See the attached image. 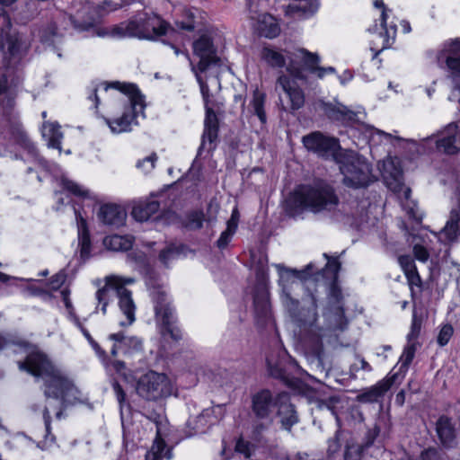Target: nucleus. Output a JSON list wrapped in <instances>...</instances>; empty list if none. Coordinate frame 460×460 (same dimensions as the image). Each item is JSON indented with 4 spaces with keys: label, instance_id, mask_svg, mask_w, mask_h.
<instances>
[{
    "label": "nucleus",
    "instance_id": "38",
    "mask_svg": "<svg viewBox=\"0 0 460 460\" xmlns=\"http://www.w3.org/2000/svg\"><path fill=\"white\" fill-rule=\"evenodd\" d=\"M158 321L161 322V332L164 337L169 336L175 341H178L181 339V332L178 326L175 324L173 314L170 315L165 314V317L161 318Z\"/></svg>",
    "mask_w": 460,
    "mask_h": 460
},
{
    "label": "nucleus",
    "instance_id": "20",
    "mask_svg": "<svg viewBox=\"0 0 460 460\" xmlns=\"http://www.w3.org/2000/svg\"><path fill=\"white\" fill-rule=\"evenodd\" d=\"M275 412L279 419L281 429L287 431H291L293 426L299 422L296 406L290 402L288 394L285 392L279 393V401Z\"/></svg>",
    "mask_w": 460,
    "mask_h": 460
},
{
    "label": "nucleus",
    "instance_id": "58",
    "mask_svg": "<svg viewBox=\"0 0 460 460\" xmlns=\"http://www.w3.org/2000/svg\"><path fill=\"white\" fill-rule=\"evenodd\" d=\"M156 160H157L156 154L152 153L150 155L145 157L142 160H139L137 163L136 166H137V168L141 169V170L145 171L146 172H148L154 169L155 163L156 162Z\"/></svg>",
    "mask_w": 460,
    "mask_h": 460
},
{
    "label": "nucleus",
    "instance_id": "49",
    "mask_svg": "<svg viewBox=\"0 0 460 460\" xmlns=\"http://www.w3.org/2000/svg\"><path fill=\"white\" fill-rule=\"evenodd\" d=\"M58 37H60V35L58 32V23L50 22L42 31L40 35V40L44 44L52 46L55 43V39Z\"/></svg>",
    "mask_w": 460,
    "mask_h": 460
},
{
    "label": "nucleus",
    "instance_id": "51",
    "mask_svg": "<svg viewBox=\"0 0 460 460\" xmlns=\"http://www.w3.org/2000/svg\"><path fill=\"white\" fill-rule=\"evenodd\" d=\"M245 12L251 20L259 21L262 18V13L260 10V0H244Z\"/></svg>",
    "mask_w": 460,
    "mask_h": 460
},
{
    "label": "nucleus",
    "instance_id": "22",
    "mask_svg": "<svg viewBox=\"0 0 460 460\" xmlns=\"http://www.w3.org/2000/svg\"><path fill=\"white\" fill-rule=\"evenodd\" d=\"M442 234L448 242L457 240L460 235V187L455 191L449 218L442 230Z\"/></svg>",
    "mask_w": 460,
    "mask_h": 460
},
{
    "label": "nucleus",
    "instance_id": "11",
    "mask_svg": "<svg viewBox=\"0 0 460 460\" xmlns=\"http://www.w3.org/2000/svg\"><path fill=\"white\" fill-rule=\"evenodd\" d=\"M136 392L146 401L156 402L170 396L172 385L166 375L149 370L137 379Z\"/></svg>",
    "mask_w": 460,
    "mask_h": 460
},
{
    "label": "nucleus",
    "instance_id": "29",
    "mask_svg": "<svg viewBox=\"0 0 460 460\" xmlns=\"http://www.w3.org/2000/svg\"><path fill=\"white\" fill-rule=\"evenodd\" d=\"M436 430L444 447H453L456 445V429L451 419L441 416L437 421Z\"/></svg>",
    "mask_w": 460,
    "mask_h": 460
},
{
    "label": "nucleus",
    "instance_id": "17",
    "mask_svg": "<svg viewBox=\"0 0 460 460\" xmlns=\"http://www.w3.org/2000/svg\"><path fill=\"white\" fill-rule=\"evenodd\" d=\"M458 125L456 123H449L436 137L430 136L421 139L422 147L426 145H435V149L447 155H455L460 150V141L457 139Z\"/></svg>",
    "mask_w": 460,
    "mask_h": 460
},
{
    "label": "nucleus",
    "instance_id": "42",
    "mask_svg": "<svg viewBox=\"0 0 460 460\" xmlns=\"http://www.w3.org/2000/svg\"><path fill=\"white\" fill-rule=\"evenodd\" d=\"M261 58L272 67H283L286 65L284 56L270 48L264 47L261 50Z\"/></svg>",
    "mask_w": 460,
    "mask_h": 460
},
{
    "label": "nucleus",
    "instance_id": "56",
    "mask_svg": "<svg viewBox=\"0 0 460 460\" xmlns=\"http://www.w3.org/2000/svg\"><path fill=\"white\" fill-rule=\"evenodd\" d=\"M22 292L28 296H41L44 299H50L52 297L51 294L49 293L47 290L33 284L28 285L27 287L22 288Z\"/></svg>",
    "mask_w": 460,
    "mask_h": 460
},
{
    "label": "nucleus",
    "instance_id": "23",
    "mask_svg": "<svg viewBox=\"0 0 460 460\" xmlns=\"http://www.w3.org/2000/svg\"><path fill=\"white\" fill-rule=\"evenodd\" d=\"M98 219L103 225L113 228H119L124 226L127 213L125 209L116 204H104L101 206L97 214Z\"/></svg>",
    "mask_w": 460,
    "mask_h": 460
},
{
    "label": "nucleus",
    "instance_id": "63",
    "mask_svg": "<svg viewBox=\"0 0 460 460\" xmlns=\"http://www.w3.org/2000/svg\"><path fill=\"white\" fill-rule=\"evenodd\" d=\"M339 431L335 433V436L328 440L327 455L329 457L333 456L341 449V442L339 438Z\"/></svg>",
    "mask_w": 460,
    "mask_h": 460
},
{
    "label": "nucleus",
    "instance_id": "21",
    "mask_svg": "<svg viewBox=\"0 0 460 460\" xmlns=\"http://www.w3.org/2000/svg\"><path fill=\"white\" fill-rule=\"evenodd\" d=\"M141 19V30L145 34L144 39L152 40L154 36L165 35L169 30L174 31L170 24L155 14L146 13H138Z\"/></svg>",
    "mask_w": 460,
    "mask_h": 460
},
{
    "label": "nucleus",
    "instance_id": "50",
    "mask_svg": "<svg viewBox=\"0 0 460 460\" xmlns=\"http://www.w3.org/2000/svg\"><path fill=\"white\" fill-rule=\"evenodd\" d=\"M62 185L64 189H66L70 193L83 198H90V192L88 190L84 189L82 186L78 185L77 183L63 178L62 179Z\"/></svg>",
    "mask_w": 460,
    "mask_h": 460
},
{
    "label": "nucleus",
    "instance_id": "16",
    "mask_svg": "<svg viewBox=\"0 0 460 460\" xmlns=\"http://www.w3.org/2000/svg\"><path fill=\"white\" fill-rule=\"evenodd\" d=\"M275 267L279 272V284L281 288V299L283 305L289 300L295 299V297H293L294 288L300 286V280H305L313 277V273L311 271L313 268L312 264L307 265L302 270L290 269L283 264H276Z\"/></svg>",
    "mask_w": 460,
    "mask_h": 460
},
{
    "label": "nucleus",
    "instance_id": "30",
    "mask_svg": "<svg viewBox=\"0 0 460 460\" xmlns=\"http://www.w3.org/2000/svg\"><path fill=\"white\" fill-rule=\"evenodd\" d=\"M139 113L144 114V111H140V107L137 106V112L134 113L132 110V105L130 104L128 111H125L121 117L115 119H106L105 120L113 133L127 132L131 129V123Z\"/></svg>",
    "mask_w": 460,
    "mask_h": 460
},
{
    "label": "nucleus",
    "instance_id": "36",
    "mask_svg": "<svg viewBox=\"0 0 460 460\" xmlns=\"http://www.w3.org/2000/svg\"><path fill=\"white\" fill-rule=\"evenodd\" d=\"M42 136L48 140V146L49 147L57 148L61 152V139L63 134L58 123H44Z\"/></svg>",
    "mask_w": 460,
    "mask_h": 460
},
{
    "label": "nucleus",
    "instance_id": "35",
    "mask_svg": "<svg viewBox=\"0 0 460 460\" xmlns=\"http://www.w3.org/2000/svg\"><path fill=\"white\" fill-rule=\"evenodd\" d=\"M389 167L385 168L384 178L388 188L394 192H399L403 187V173L400 168L394 166V163H389Z\"/></svg>",
    "mask_w": 460,
    "mask_h": 460
},
{
    "label": "nucleus",
    "instance_id": "5",
    "mask_svg": "<svg viewBox=\"0 0 460 460\" xmlns=\"http://www.w3.org/2000/svg\"><path fill=\"white\" fill-rule=\"evenodd\" d=\"M336 164L343 176L341 182L346 187L366 189L376 181L372 164L356 151L345 149L336 157Z\"/></svg>",
    "mask_w": 460,
    "mask_h": 460
},
{
    "label": "nucleus",
    "instance_id": "12",
    "mask_svg": "<svg viewBox=\"0 0 460 460\" xmlns=\"http://www.w3.org/2000/svg\"><path fill=\"white\" fill-rule=\"evenodd\" d=\"M437 60L440 66L446 64L449 71L448 77L452 83L449 100L460 103V40L456 39L444 43L438 52Z\"/></svg>",
    "mask_w": 460,
    "mask_h": 460
},
{
    "label": "nucleus",
    "instance_id": "3",
    "mask_svg": "<svg viewBox=\"0 0 460 460\" xmlns=\"http://www.w3.org/2000/svg\"><path fill=\"white\" fill-rule=\"evenodd\" d=\"M291 321L300 329L303 341H306L307 335L314 334L318 339L326 338L327 343H332L337 341L335 334L336 328L332 321H327L324 326L316 325L318 318L317 299L314 294H310L302 300V305L298 299L295 298L284 304Z\"/></svg>",
    "mask_w": 460,
    "mask_h": 460
},
{
    "label": "nucleus",
    "instance_id": "40",
    "mask_svg": "<svg viewBox=\"0 0 460 460\" xmlns=\"http://www.w3.org/2000/svg\"><path fill=\"white\" fill-rule=\"evenodd\" d=\"M266 95L256 89L252 94V100L251 105L253 111V114L258 117L261 124H266L267 116L264 110Z\"/></svg>",
    "mask_w": 460,
    "mask_h": 460
},
{
    "label": "nucleus",
    "instance_id": "19",
    "mask_svg": "<svg viewBox=\"0 0 460 460\" xmlns=\"http://www.w3.org/2000/svg\"><path fill=\"white\" fill-rule=\"evenodd\" d=\"M218 205L210 201L207 207V215L200 209L187 211L183 217L180 218L181 226L188 231H198L203 226V222L212 223L217 219Z\"/></svg>",
    "mask_w": 460,
    "mask_h": 460
},
{
    "label": "nucleus",
    "instance_id": "54",
    "mask_svg": "<svg viewBox=\"0 0 460 460\" xmlns=\"http://www.w3.org/2000/svg\"><path fill=\"white\" fill-rule=\"evenodd\" d=\"M103 363L105 364L106 367H111L118 374H119L126 381L129 380L130 375H127L126 370V364L122 360H111L108 359L106 357L105 358H102Z\"/></svg>",
    "mask_w": 460,
    "mask_h": 460
},
{
    "label": "nucleus",
    "instance_id": "2",
    "mask_svg": "<svg viewBox=\"0 0 460 460\" xmlns=\"http://www.w3.org/2000/svg\"><path fill=\"white\" fill-rule=\"evenodd\" d=\"M19 367L43 379V394L47 404L42 413L48 436L50 433L51 423L49 407L57 410L56 418L60 420L68 406L79 402L80 392L73 381L53 366L47 356L41 352L30 353L25 361L19 362Z\"/></svg>",
    "mask_w": 460,
    "mask_h": 460
},
{
    "label": "nucleus",
    "instance_id": "53",
    "mask_svg": "<svg viewBox=\"0 0 460 460\" xmlns=\"http://www.w3.org/2000/svg\"><path fill=\"white\" fill-rule=\"evenodd\" d=\"M381 431V429L379 425L375 424L373 428L368 429L367 432L364 435V438L362 439V443L360 444L363 447H365L367 450L371 447L376 438L379 436Z\"/></svg>",
    "mask_w": 460,
    "mask_h": 460
},
{
    "label": "nucleus",
    "instance_id": "46",
    "mask_svg": "<svg viewBox=\"0 0 460 460\" xmlns=\"http://www.w3.org/2000/svg\"><path fill=\"white\" fill-rule=\"evenodd\" d=\"M300 52L303 54V62L306 66L307 70L316 75V68H319L320 57L317 53H312L305 49H302Z\"/></svg>",
    "mask_w": 460,
    "mask_h": 460
},
{
    "label": "nucleus",
    "instance_id": "10",
    "mask_svg": "<svg viewBox=\"0 0 460 460\" xmlns=\"http://www.w3.org/2000/svg\"><path fill=\"white\" fill-rule=\"evenodd\" d=\"M326 338L318 339L314 334H308L304 342L305 356L308 361L310 370L315 374L314 379L321 382L322 378H327L332 368V359L323 349Z\"/></svg>",
    "mask_w": 460,
    "mask_h": 460
},
{
    "label": "nucleus",
    "instance_id": "15",
    "mask_svg": "<svg viewBox=\"0 0 460 460\" xmlns=\"http://www.w3.org/2000/svg\"><path fill=\"white\" fill-rule=\"evenodd\" d=\"M192 71L195 73L197 81L200 87V92L202 94V98L205 103L206 116L204 120V131L201 137V144L198 149L197 156L200 155L204 146L206 139L208 140L210 144H213L218 137L219 124L218 119L213 108L210 104V91L207 83L203 81L201 76L199 75V72L196 70L194 66H192Z\"/></svg>",
    "mask_w": 460,
    "mask_h": 460
},
{
    "label": "nucleus",
    "instance_id": "44",
    "mask_svg": "<svg viewBox=\"0 0 460 460\" xmlns=\"http://www.w3.org/2000/svg\"><path fill=\"white\" fill-rule=\"evenodd\" d=\"M166 447L164 440L160 437L159 432L154 440V443L146 454V460H162L163 453Z\"/></svg>",
    "mask_w": 460,
    "mask_h": 460
},
{
    "label": "nucleus",
    "instance_id": "47",
    "mask_svg": "<svg viewBox=\"0 0 460 460\" xmlns=\"http://www.w3.org/2000/svg\"><path fill=\"white\" fill-rule=\"evenodd\" d=\"M367 449L360 444H347L344 450V460H361Z\"/></svg>",
    "mask_w": 460,
    "mask_h": 460
},
{
    "label": "nucleus",
    "instance_id": "14",
    "mask_svg": "<svg viewBox=\"0 0 460 460\" xmlns=\"http://www.w3.org/2000/svg\"><path fill=\"white\" fill-rule=\"evenodd\" d=\"M304 146L307 151L315 154L325 160L332 159L344 152L338 138L326 136L320 131L311 132L302 137Z\"/></svg>",
    "mask_w": 460,
    "mask_h": 460
},
{
    "label": "nucleus",
    "instance_id": "60",
    "mask_svg": "<svg viewBox=\"0 0 460 460\" xmlns=\"http://www.w3.org/2000/svg\"><path fill=\"white\" fill-rule=\"evenodd\" d=\"M256 283L253 290H259L260 288H268V270L255 268Z\"/></svg>",
    "mask_w": 460,
    "mask_h": 460
},
{
    "label": "nucleus",
    "instance_id": "1",
    "mask_svg": "<svg viewBox=\"0 0 460 460\" xmlns=\"http://www.w3.org/2000/svg\"><path fill=\"white\" fill-rule=\"evenodd\" d=\"M365 204L349 191L341 199L335 188L327 181H316L302 185L288 200L286 210L290 217H297L307 209L314 214L328 216L335 222L356 225L361 221Z\"/></svg>",
    "mask_w": 460,
    "mask_h": 460
},
{
    "label": "nucleus",
    "instance_id": "64",
    "mask_svg": "<svg viewBox=\"0 0 460 460\" xmlns=\"http://www.w3.org/2000/svg\"><path fill=\"white\" fill-rule=\"evenodd\" d=\"M111 386L120 407H122L123 403L126 402V393L124 389L116 379H112Z\"/></svg>",
    "mask_w": 460,
    "mask_h": 460
},
{
    "label": "nucleus",
    "instance_id": "33",
    "mask_svg": "<svg viewBox=\"0 0 460 460\" xmlns=\"http://www.w3.org/2000/svg\"><path fill=\"white\" fill-rule=\"evenodd\" d=\"M160 203L157 200L139 202L132 208V217L139 222L147 221L153 215L158 212Z\"/></svg>",
    "mask_w": 460,
    "mask_h": 460
},
{
    "label": "nucleus",
    "instance_id": "39",
    "mask_svg": "<svg viewBox=\"0 0 460 460\" xmlns=\"http://www.w3.org/2000/svg\"><path fill=\"white\" fill-rule=\"evenodd\" d=\"M105 245L112 251H128L133 245V241L130 236H122L114 234L109 238L104 239Z\"/></svg>",
    "mask_w": 460,
    "mask_h": 460
},
{
    "label": "nucleus",
    "instance_id": "34",
    "mask_svg": "<svg viewBox=\"0 0 460 460\" xmlns=\"http://www.w3.org/2000/svg\"><path fill=\"white\" fill-rule=\"evenodd\" d=\"M305 394L308 399L310 403L314 404L315 409L317 410H327L332 415L337 416L336 412V404L340 402V399L336 396H331L327 399H320L318 398L313 390L305 387Z\"/></svg>",
    "mask_w": 460,
    "mask_h": 460
},
{
    "label": "nucleus",
    "instance_id": "28",
    "mask_svg": "<svg viewBox=\"0 0 460 460\" xmlns=\"http://www.w3.org/2000/svg\"><path fill=\"white\" fill-rule=\"evenodd\" d=\"M78 230V244L81 259L85 261L90 257L91 238L86 220L74 208Z\"/></svg>",
    "mask_w": 460,
    "mask_h": 460
},
{
    "label": "nucleus",
    "instance_id": "48",
    "mask_svg": "<svg viewBox=\"0 0 460 460\" xmlns=\"http://www.w3.org/2000/svg\"><path fill=\"white\" fill-rule=\"evenodd\" d=\"M120 349L124 355L141 351L142 341L136 336H127L126 340H123V345H121Z\"/></svg>",
    "mask_w": 460,
    "mask_h": 460
},
{
    "label": "nucleus",
    "instance_id": "26",
    "mask_svg": "<svg viewBox=\"0 0 460 460\" xmlns=\"http://www.w3.org/2000/svg\"><path fill=\"white\" fill-rule=\"evenodd\" d=\"M278 84L281 86L282 90L287 93L290 102V110L297 111L305 104L304 92L296 85L288 75H282L278 78Z\"/></svg>",
    "mask_w": 460,
    "mask_h": 460
},
{
    "label": "nucleus",
    "instance_id": "32",
    "mask_svg": "<svg viewBox=\"0 0 460 460\" xmlns=\"http://www.w3.org/2000/svg\"><path fill=\"white\" fill-rule=\"evenodd\" d=\"M151 296L155 304V312L156 318L159 320L173 314V309L168 301L167 295L163 289H155L151 291Z\"/></svg>",
    "mask_w": 460,
    "mask_h": 460
},
{
    "label": "nucleus",
    "instance_id": "57",
    "mask_svg": "<svg viewBox=\"0 0 460 460\" xmlns=\"http://www.w3.org/2000/svg\"><path fill=\"white\" fill-rule=\"evenodd\" d=\"M453 333H454V329H453L452 325L449 323L445 324L441 328V330L438 333V339H437V341L439 344V346H441V347L446 346L448 343Z\"/></svg>",
    "mask_w": 460,
    "mask_h": 460
},
{
    "label": "nucleus",
    "instance_id": "7",
    "mask_svg": "<svg viewBox=\"0 0 460 460\" xmlns=\"http://www.w3.org/2000/svg\"><path fill=\"white\" fill-rule=\"evenodd\" d=\"M104 8L92 2H87L81 10H78L75 15L62 12L58 17V22L64 30L73 28L78 32L93 31V34L99 36L101 33L97 28L103 16Z\"/></svg>",
    "mask_w": 460,
    "mask_h": 460
},
{
    "label": "nucleus",
    "instance_id": "8",
    "mask_svg": "<svg viewBox=\"0 0 460 460\" xmlns=\"http://www.w3.org/2000/svg\"><path fill=\"white\" fill-rule=\"evenodd\" d=\"M113 279L106 278L105 285L97 290L96 299L99 305H102V311L103 314L106 313V307L109 302L113 297L119 298V306L122 314L126 316V322H120V326H129L135 322V311L136 305L132 299L131 291L122 285L116 286L112 283Z\"/></svg>",
    "mask_w": 460,
    "mask_h": 460
},
{
    "label": "nucleus",
    "instance_id": "61",
    "mask_svg": "<svg viewBox=\"0 0 460 460\" xmlns=\"http://www.w3.org/2000/svg\"><path fill=\"white\" fill-rule=\"evenodd\" d=\"M146 283L150 292L155 291V289H162L159 277L154 270L147 271Z\"/></svg>",
    "mask_w": 460,
    "mask_h": 460
},
{
    "label": "nucleus",
    "instance_id": "25",
    "mask_svg": "<svg viewBox=\"0 0 460 460\" xmlns=\"http://www.w3.org/2000/svg\"><path fill=\"white\" fill-rule=\"evenodd\" d=\"M323 110L325 115L332 120L341 121L344 124L359 122V119L358 118L359 112L353 111L341 103H338L337 105L323 103Z\"/></svg>",
    "mask_w": 460,
    "mask_h": 460
},
{
    "label": "nucleus",
    "instance_id": "27",
    "mask_svg": "<svg viewBox=\"0 0 460 460\" xmlns=\"http://www.w3.org/2000/svg\"><path fill=\"white\" fill-rule=\"evenodd\" d=\"M253 306L257 322L265 324L270 318V303L268 288L253 290Z\"/></svg>",
    "mask_w": 460,
    "mask_h": 460
},
{
    "label": "nucleus",
    "instance_id": "37",
    "mask_svg": "<svg viewBox=\"0 0 460 460\" xmlns=\"http://www.w3.org/2000/svg\"><path fill=\"white\" fill-rule=\"evenodd\" d=\"M258 22L261 34L266 38L273 39L280 32L279 25L276 22L273 16L268 13L263 14Z\"/></svg>",
    "mask_w": 460,
    "mask_h": 460
},
{
    "label": "nucleus",
    "instance_id": "52",
    "mask_svg": "<svg viewBox=\"0 0 460 460\" xmlns=\"http://www.w3.org/2000/svg\"><path fill=\"white\" fill-rule=\"evenodd\" d=\"M75 323L76 326L81 330L84 336L90 342L95 352L102 358H106V352L100 347V345L93 339L89 332L83 326L79 319L75 316Z\"/></svg>",
    "mask_w": 460,
    "mask_h": 460
},
{
    "label": "nucleus",
    "instance_id": "4",
    "mask_svg": "<svg viewBox=\"0 0 460 460\" xmlns=\"http://www.w3.org/2000/svg\"><path fill=\"white\" fill-rule=\"evenodd\" d=\"M323 255L327 259L325 269L317 272L314 277V279L318 280L319 276L325 277L327 273L332 274L330 277L332 280L328 285L327 306L323 312V317L332 320L336 330L343 331L348 325V320L345 317L342 289L338 280L341 263L338 258L330 257L326 253Z\"/></svg>",
    "mask_w": 460,
    "mask_h": 460
},
{
    "label": "nucleus",
    "instance_id": "6",
    "mask_svg": "<svg viewBox=\"0 0 460 460\" xmlns=\"http://www.w3.org/2000/svg\"><path fill=\"white\" fill-rule=\"evenodd\" d=\"M279 401V393L274 394L266 388L251 394L248 418L253 439L260 440L272 425Z\"/></svg>",
    "mask_w": 460,
    "mask_h": 460
},
{
    "label": "nucleus",
    "instance_id": "45",
    "mask_svg": "<svg viewBox=\"0 0 460 460\" xmlns=\"http://www.w3.org/2000/svg\"><path fill=\"white\" fill-rule=\"evenodd\" d=\"M404 260H407L408 261V264L411 266V269H408V268L405 269V275L407 277L409 285L411 287H413V286L420 287V284H421V279H420V275H419V273H418V271L416 270V267H415V265L413 263V261L411 260L407 256H402L399 259L401 265H403V261Z\"/></svg>",
    "mask_w": 460,
    "mask_h": 460
},
{
    "label": "nucleus",
    "instance_id": "31",
    "mask_svg": "<svg viewBox=\"0 0 460 460\" xmlns=\"http://www.w3.org/2000/svg\"><path fill=\"white\" fill-rule=\"evenodd\" d=\"M112 33L119 37H137L139 39H144L145 37L141 30V19H139L138 14L128 22L116 25L112 30Z\"/></svg>",
    "mask_w": 460,
    "mask_h": 460
},
{
    "label": "nucleus",
    "instance_id": "18",
    "mask_svg": "<svg viewBox=\"0 0 460 460\" xmlns=\"http://www.w3.org/2000/svg\"><path fill=\"white\" fill-rule=\"evenodd\" d=\"M193 53L199 58L197 66H193L199 73L206 72L211 66L220 65L221 60L217 55L213 40L206 35L200 36L193 42Z\"/></svg>",
    "mask_w": 460,
    "mask_h": 460
},
{
    "label": "nucleus",
    "instance_id": "41",
    "mask_svg": "<svg viewBox=\"0 0 460 460\" xmlns=\"http://www.w3.org/2000/svg\"><path fill=\"white\" fill-rule=\"evenodd\" d=\"M16 142L24 150L28 152L32 157H34L40 165L45 166L47 161L44 158L39 156L38 150L31 140L29 138L27 134L23 131H20L16 136Z\"/></svg>",
    "mask_w": 460,
    "mask_h": 460
},
{
    "label": "nucleus",
    "instance_id": "55",
    "mask_svg": "<svg viewBox=\"0 0 460 460\" xmlns=\"http://www.w3.org/2000/svg\"><path fill=\"white\" fill-rule=\"evenodd\" d=\"M421 328V318L418 317L416 310H413L412 314V321H411V332L407 335L408 341H411L418 338L420 332Z\"/></svg>",
    "mask_w": 460,
    "mask_h": 460
},
{
    "label": "nucleus",
    "instance_id": "13",
    "mask_svg": "<svg viewBox=\"0 0 460 460\" xmlns=\"http://www.w3.org/2000/svg\"><path fill=\"white\" fill-rule=\"evenodd\" d=\"M268 371L270 376L279 379L288 387L296 388L300 382L291 376V368L300 369L296 361L292 358L286 349L278 348L266 358Z\"/></svg>",
    "mask_w": 460,
    "mask_h": 460
},
{
    "label": "nucleus",
    "instance_id": "24",
    "mask_svg": "<svg viewBox=\"0 0 460 460\" xmlns=\"http://www.w3.org/2000/svg\"><path fill=\"white\" fill-rule=\"evenodd\" d=\"M105 91L109 88H113L120 91L121 93L127 94L128 96L129 102L132 105V110L134 113L137 112V106L140 107V111L146 108L144 95L140 93L139 89L134 84H121L118 81L111 83H104Z\"/></svg>",
    "mask_w": 460,
    "mask_h": 460
},
{
    "label": "nucleus",
    "instance_id": "59",
    "mask_svg": "<svg viewBox=\"0 0 460 460\" xmlns=\"http://www.w3.org/2000/svg\"><path fill=\"white\" fill-rule=\"evenodd\" d=\"M234 231L226 228L225 231H223L216 242V245L219 250H224L227 247L229 243L231 242V239L233 235L234 234Z\"/></svg>",
    "mask_w": 460,
    "mask_h": 460
},
{
    "label": "nucleus",
    "instance_id": "43",
    "mask_svg": "<svg viewBox=\"0 0 460 460\" xmlns=\"http://www.w3.org/2000/svg\"><path fill=\"white\" fill-rule=\"evenodd\" d=\"M184 249L185 246L183 244L179 246L171 244L160 252L159 260L164 266L168 267L169 262L176 259Z\"/></svg>",
    "mask_w": 460,
    "mask_h": 460
},
{
    "label": "nucleus",
    "instance_id": "9",
    "mask_svg": "<svg viewBox=\"0 0 460 460\" xmlns=\"http://www.w3.org/2000/svg\"><path fill=\"white\" fill-rule=\"evenodd\" d=\"M416 351L415 343L407 345L400 358L401 366L399 371L388 378L379 381L376 385L364 389L359 394L357 395L356 400L358 402L370 403L375 402L378 398L382 397L391 386L398 380L399 377H403L407 372L411 363L413 360Z\"/></svg>",
    "mask_w": 460,
    "mask_h": 460
},
{
    "label": "nucleus",
    "instance_id": "62",
    "mask_svg": "<svg viewBox=\"0 0 460 460\" xmlns=\"http://www.w3.org/2000/svg\"><path fill=\"white\" fill-rule=\"evenodd\" d=\"M418 460H444V458L437 448L429 447L421 451Z\"/></svg>",
    "mask_w": 460,
    "mask_h": 460
}]
</instances>
